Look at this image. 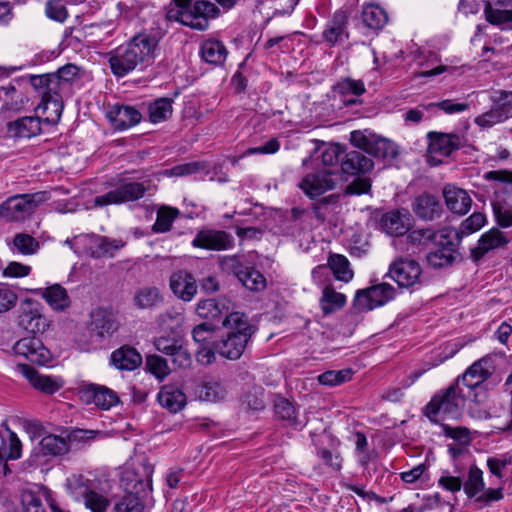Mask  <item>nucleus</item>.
Instances as JSON below:
<instances>
[{"label": "nucleus", "instance_id": "nucleus-10", "mask_svg": "<svg viewBox=\"0 0 512 512\" xmlns=\"http://www.w3.org/2000/svg\"><path fill=\"white\" fill-rule=\"evenodd\" d=\"M512 117V92L501 91L498 100L494 101L491 109L474 119L482 129H489Z\"/></svg>", "mask_w": 512, "mask_h": 512}, {"label": "nucleus", "instance_id": "nucleus-61", "mask_svg": "<svg viewBox=\"0 0 512 512\" xmlns=\"http://www.w3.org/2000/svg\"><path fill=\"white\" fill-rule=\"evenodd\" d=\"M427 111H431L434 108H439L446 114H458L469 109V104L464 102H454L453 100L447 99L437 103H429L423 106Z\"/></svg>", "mask_w": 512, "mask_h": 512}, {"label": "nucleus", "instance_id": "nucleus-49", "mask_svg": "<svg viewBox=\"0 0 512 512\" xmlns=\"http://www.w3.org/2000/svg\"><path fill=\"white\" fill-rule=\"evenodd\" d=\"M29 81L32 87L41 96V100L43 99V96H48L58 92V80L57 77H55L52 73L43 75H30Z\"/></svg>", "mask_w": 512, "mask_h": 512}, {"label": "nucleus", "instance_id": "nucleus-29", "mask_svg": "<svg viewBox=\"0 0 512 512\" xmlns=\"http://www.w3.org/2000/svg\"><path fill=\"white\" fill-rule=\"evenodd\" d=\"M414 213L423 220L432 221L439 218L442 213L440 200L431 194H421L415 198L412 205Z\"/></svg>", "mask_w": 512, "mask_h": 512}, {"label": "nucleus", "instance_id": "nucleus-64", "mask_svg": "<svg viewBox=\"0 0 512 512\" xmlns=\"http://www.w3.org/2000/svg\"><path fill=\"white\" fill-rule=\"evenodd\" d=\"M214 331L215 326L213 324L204 322L194 327L192 330V338L201 346L206 345L212 338Z\"/></svg>", "mask_w": 512, "mask_h": 512}, {"label": "nucleus", "instance_id": "nucleus-4", "mask_svg": "<svg viewBox=\"0 0 512 512\" xmlns=\"http://www.w3.org/2000/svg\"><path fill=\"white\" fill-rule=\"evenodd\" d=\"M217 6L206 0H173L167 10V18L196 30H205L209 19L217 15Z\"/></svg>", "mask_w": 512, "mask_h": 512}, {"label": "nucleus", "instance_id": "nucleus-22", "mask_svg": "<svg viewBox=\"0 0 512 512\" xmlns=\"http://www.w3.org/2000/svg\"><path fill=\"white\" fill-rule=\"evenodd\" d=\"M74 490L75 497L82 499L86 508L92 512H106L108 500L101 494L93 491L82 477L74 479L70 483Z\"/></svg>", "mask_w": 512, "mask_h": 512}, {"label": "nucleus", "instance_id": "nucleus-53", "mask_svg": "<svg viewBox=\"0 0 512 512\" xmlns=\"http://www.w3.org/2000/svg\"><path fill=\"white\" fill-rule=\"evenodd\" d=\"M346 298L343 294L336 292L330 287L323 290V295L320 301L321 308L324 314H330L336 309L345 305Z\"/></svg>", "mask_w": 512, "mask_h": 512}, {"label": "nucleus", "instance_id": "nucleus-2", "mask_svg": "<svg viewBox=\"0 0 512 512\" xmlns=\"http://www.w3.org/2000/svg\"><path fill=\"white\" fill-rule=\"evenodd\" d=\"M222 326L227 330L226 336L215 341V349L222 358L235 361L241 358L256 332L248 316L235 311L227 314Z\"/></svg>", "mask_w": 512, "mask_h": 512}, {"label": "nucleus", "instance_id": "nucleus-11", "mask_svg": "<svg viewBox=\"0 0 512 512\" xmlns=\"http://www.w3.org/2000/svg\"><path fill=\"white\" fill-rule=\"evenodd\" d=\"M395 289L387 284L381 283L356 293L354 306L360 310H372L386 304L394 296Z\"/></svg>", "mask_w": 512, "mask_h": 512}, {"label": "nucleus", "instance_id": "nucleus-19", "mask_svg": "<svg viewBox=\"0 0 512 512\" xmlns=\"http://www.w3.org/2000/svg\"><path fill=\"white\" fill-rule=\"evenodd\" d=\"M192 245L196 248L220 251L232 248L234 238L225 231L203 230L192 240Z\"/></svg>", "mask_w": 512, "mask_h": 512}, {"label": "nucleus", "instance_id": "nucleus-50", "mask_svg": "<svg viewBox=\"0 0 512 512\" xmlns=\"http://www.w3.org/2000/svg\"><path fill=\"white\" fill-rule=\"evenodd\" d=\"M337 280L349 282L353 278L348 259L340 254H332L328 259V266Z\"/></svg>", "mask_w": 512, "mask_h": 512}, {"label": "nucleus", "instance_id": "nucleus-20", "mask_svg": "<svg viewBox=\"0 0 512 512\" xmlns=\"http://www.w3.org/2000/svg\"><path fill=\"white\" fill-rule=\"evenodd\" d=\"M106 117L116 130H126L137 125L141 119V113L133 106L114 104L109 106Z\"/></svg>", "mask_w": 512, "mask_h": 512}, {"label": "nucleus", "instance_id": "nucleus-8", "mask_svg": "<svg viewBox=\"0 0 512 512\" xmlns=\"http://www.w3.org/2000/svg\"><path fill=\"white\" fill-rule=\"evenodd\" d=\"M350 140L353 146L366 153L383 159H393L397 156L395 144L367 130L351 132Z\"/></svg>", "mask_w": 512, "mask_h": 512}, {"label": "nucleus", "instance_id": "nucleus-37", "mask_svg": "<svg viewBox=\"0 0 512 512\" xmlns=\"http://www.w3.org/2000/svg\"><path fill=\"white\" fill-rule=\"evenodd\" d=\"M373 161L360 151H350L346 153L342 161V170L345 173L355 175L367 173L373 169Z\"/></svg>", "mask_w": 512, "mask_h": 512}, {"label": "nucleus", "instance_id": "nucleus-59", "mask_svg": "<svg viewBox=\"0 0 512 512\" xmlns=\"http://www.w3.org/2000/svg\"><path fill=\"white\" fill-rule=\"evenodd\" d=\"M146 366L148 371L160 380H163L170 374L167 360L159 355L154 354L147 356Z\"/></svg>", "mask_w": 512, "mask_h": 512}, {"label": "nucleus", "instance_id": "nucleus-26", "mask_svg": "<svg viewBox=\"0 0 512 512\" xmlns=\"http://www.w3.org/2000/svg\"><path fill=\"white\" fill-rule=\"evenodd\" d=\"M39 119L47 124L55 125L59 122L63 112V102L60 92H55L48 96H43L41 102L35 108Z\"/></svg>", "mask_w": 512, "mask_h": 512}, {"label": "nucleus", "instance_id": "nucleus-12", "mask_svg": "<svg viewBox=\"0 0 512 512\" xmlns=\"http://www.w3.org/2000/svg\"><path fill=\"white\" fill-rule=\"evenodd\" d=\"M80 400L89 405L94 404L102 410H109L119 403L116 392L110 388L97 384H83L78 389Z\"/></svg>", "mask_w": 512, "mask_h": 512}, {"label": "nucleus", "instance_id": "nucleus-60", "mask_svg": "<svg viewBox=\"0 0 512 512\" xmlns=\"http://www.w3.org/2000/svg\"><path fill=\"white\" fill-rule=\"evenodd\" d=\"M492 209L499 227L509 228L512 226V204L495 202L492 204Z\"/></svg>", "mask_w": 512, "mask_h": 512}, {"label": "nucleus", "instance_id": "nucleus-40", "mask_svg": "<svg viewBox=\"0 0 512 512\" xmlns=\"http://www.w3.org/2000/svg\"><path fill=\"white\" fill-rule=\"evenodd\" d=\"M362 22L371 30H381L388 22V14L378 4H365L362 8Z\"/></svg>", "mask_w": 512, "mask_h": 512}, {"label": "nucleus", "instance_id": "nucleus-28", "mask_svg": "<svg viewBox=\"0 0 512 512\" xmlns=\"http://www.w3.org/2000/svg\"><path fill=\"white\" fill-rule=\"evenodd\" d=\"M134 489L135 492L126 494L118 503H116V512H144V505L138 494H147L148 491L152 490L151 479L148 478L145 482L143 480L138 481L135 484Z\"/></svg>", "mask_w": 512, "mask_h": 512}, {"label": "nucleus", "instance_id": "nucleus-33", "mask_svg": "<svg viewBox=\"0 0 512 512\" xmlns=\"http://www.w3.org/2000/svg\"><path fill=\"white\" fill-rule=\"evenodd\" d=\"M439 245V248L428 253V264L434 268H444L452 265L458 257V253L454 248L453 242L450 238H446L443 239V243Z\"/></svg>", "mask_w": 512, "mask_h": 512}, {"label": "nucleus", "instance_id": "nucleus-58", "mask_svg": "<svg viewBox=\"0 0 512 512\" xmlns=\"http://www.w3.org/2000/svg\"><path fill=\"white\" fill-rule=\"evenodd\" d=\"M353 371L351 369H343L339 371L329 370L318 376V381L322 385L336 386L349 381L352 378Z\"/></svg>", "mask_w": 512, "mask_h": 512}, {"label": "nucleus", "instance_id": "nucleus-16", "mask_svg": "<svg viewBox=\"0 0 512 512\" xmlns=\"http://www.w3.org/2000/svg\"><path fill=\"white\" fill-rule=\"evenodd\" d=\"M336 177L330 170L307 174L299 183L301 190L310 198L318 197L336 186Z\"/></svg>", "mask_w": 512, "mask_h": 512}, {"label": "nucleus", "instance_id": "nucleus-34", "mask_svg": "<svg viewBox=\"0 0 512 512\" xmlns=\"http://www.w3.org/2000/svg\"><path fill=\"white\" fill-rule=\"evenodd\" d=\"M196 393L201 401L216 403L226 398L228 390L220 379L210 378L197 387Z\"/></svg>", "mask_w": 512, "mask_h": 512}, {"label": "nucleus", "instance_id": "nucleus-52", "mask_svg": "<svg viewBox=\"0 0 512 512\" xmlns=\"http://www.w3.org/2000/svg\"><path fill=\"white\" fill-rule=\"evenodd\" d=\"M486 222V216L480 212H474L467 219H465L459 226L458 230L453 231V234L459 239L468 236L480 230Z\"/></svg>", "mask_w": 512, "mask_h": 512}, {"label": "nucleus", "instance_id": "nucleus-27", "mask_svg": "<svg viewBox=\"0 0 512 512\" xmlns=\"http://www.w3.org/2000/svg\"><path fill=\"white\" fill-rule=\"evenodd\" d=\"M443 196L447 208L452 213L465 215L471 208L472 199L464 189L454 185H446L443 189Z\"/></svg>", "mask_w": 512, "mask_h": 512}, {"label": "nucleus", "instance_id": "nucleus-51", "mask_svg": "<svg viewBox=\"0 0 512 512\" xmlns=\"http://www.w3.org/2000/svg\"><path fill=\"white\" fill-rule=\"evenodd\" d=\"M179 210L177 208L162 206L157 211L156 221L152 230L156 233H165L171 229L173 221L178 217Z\"/></svg>", "mask_w": 512, "mask_h": 512}, {"label": "nucleus", "instance_id": "nucleus-3", "mask_svg": "<svg viewBox=\"0 0 512 512\" xmlns=\"http://www.w3.org/2000/svg\"><path fill=\"white\" fill-rule=\"evenodd\" d=\"M473 402V396L457 381L437 392L424 408V415L437 423L441 420L456 419L466 402Z\"/></svg>", "mask_w": 512, "mask_h": 512}, {"label": "nucleus", "instance_id": "nucleus-44", "mask_svg": "<svg viewBox=\"0 0 512 512\" xmlns=\"http://www.w3.org/2000/svg\"><path fill=\"white\" fill-rule=\"evenodd\" d=\"M275 415L285 422L286 426L301 429L304 423L296 416L294 405L283 397H278L274 402Z\"/></svg>", "mask_w": 512, "mask_h": 512}, {"label": "nucleus", "instance_id": "nucleus-17", "mask_svg": "<svg viewBox=\"0 0 512 512\" xmlns=\"http://www.w3.org/2000/svg\"><path fill=\"white\" fill-rule=\"evenodd\" d=\"M348 20L349 14L347 10L343 8L337 9L325 25L322 32L323 40L330 46H335L337 43L348 39Z\"/></svg>", "mask_w": 512, "mask_h": 512}, {"label": "nucleus", "instance_id": "nucleus-18", "mask_svg": "<svg viewBox=\"0 0 512 512\" xmlns=\"http://www.w3.org/2000/svg\"><path fill=\"white\" fill-rule=\"evenodd\" d=\"M16 369L28 380L34 389L42 393L54 394L63 386V382L59 378L41 374L26 364L19 363Z\"/></svg>", "mask_w": 512, "mask_h": 512}, {"label": "nucleus", "instance_id": "nucleus-48", "mask_svg": "<svg viewBox=\"0 0 512 512\" xmlns=\"http://www.w3.org/2000/svg\"><path fill=\"white\" fill-rule=\"evenodd\" d=\"M40 447L44 455L60 456L69 451L68 441L61 436L49 434L40 441Z\"/></svg>", "mask_w": 512, "mask_h": 512}, {"label": "nucleus", "instance_id": "nucleus-38", "mask_svg": "<svg viewBox=\"0 0 512 512\" xmlns=\"http://www.w3.org/2000/svg\"><path fill=\"white\" fill-rule=\"evenodd\" d=\"M158 401L162 407L168 409L170 412L176 413L185 406L186 395L179 388L166 385L159 391Z\"/></svg>", "mask_w": 512, "mask_h": 512}, {"label": "nucleus", "instance_id": "nucleus-39", "mask_svg": "<svg viewBox=\"0 0 512 512\" xmlns=\"http://www.w3.org/2000/svg\"><path fill=\"white\" fill-rule=\"evenodd\" d=\"M91 243V255L95 258L113 257L125 245L121 239H111L100 235H93Z\"/></svg>", "mask_w": 512, "mask_h": 512}, {"label": "nucleus", "instance_id": "nucleus-15", "mask_svg": "<svg viewBox=\"0 0 512 512\" xmlns=\"http://www.w3.org/2000/svg\"><path fill=\"white\" fill-rule=\"evenodd\" d=\"M422 268L420 264L408 258H400L390 265L389 275L399 287L410 288L420 283Z\"/></svg>", "mask_w": 512, "mask_h": 512}, {"label": "nucleus", "instance_id": "nucleus-41", "mask_svg": "<svg viewBox=\"0 0 512 512\" xmlns=\"http://www.w3.org/2000/svg\"><path fill=\"white\" fill-rule=\"evenodd\" d=\"M337 90L346 105L359 103L358 97L366 92L364 82L352 78H345L337 84Z\"/></svg>", "mask_w": 512, "mask_h": 512}, {"label": "nucleus", "instance_id": "nucleus-43", "mask_svg": "<svg viewBox=\"0 0 512 512\" xmlns=\"http://www.w3.org/2000/svg\"><path fill=\"white\" fill-rule=\"evenodd\" d=\"M202 59L212 65H221L227 57V49L225 45L218 40H206L200 48Z\"/></svg>", "mask_w": 512, "mask_h": 512}, {"label": "nucleus", "instance_id": "nucleus-30", "mask_svg": "<svg viewBox=\"0 0 512 512\" xmlns=\"http://www.w3.org/2000/svg\"><path fill=\"white\" fill-rule=\"evenodd\" d=\"M7 132L9 136L13 138H31L37 136L41 132V120L39 116L19 118L8 123Z\"/></svg>", "mask_w": 512, "mask_h": 512}, {"label": "nucleus", "instance_id": "nucleus-7", "mask_svg": "<svg viewBox=\"0 0 512 512\" xmlns=\"http://www.w3.org/2000/svg\"><path fill=\"white\" fill-rule=\"evenodd\" d=\"M50 195L46 191H39L31 194H20L9 197L1 205V214L11 221H23L43 202L47 201Z\"/></svg>", "mask_w": 512, "mask_h": 512}, {"label": "nucleus", "instance_id": "nucleus-42", "mask_svg": "<svg viewBox=\"0 0 512 512\" xmlns=\"http://www.w3.org/2000/svg\"><path fill=\"white\" fill-rule=\"evenodd\" d=\"M453 231L450 229H443L439 232H435L430 228H421L411 231L407 238L409 242L413 244L426 245L430 242L436 244H442L443 239L451 238Z\"/></svg>", "mask_w": 512, "mask_h": 512}, {"label": "nucleus", "instance_id": "nucleus-63", "mask_svg": "<svg viewBox=\"0 0 512 512\" xmlns=\"http://www.w3.org/2000/svg\"><path fill=\"white\" fill-rule=\"evenodd\" d=\"M46 16L57 22H64L68 16L65 4L62 0H49L45 6Z\"/></svg>", "mask_w": 512, "mask_h": 512}, {"label": "nucleus", "instance_id": "nucleus-21", "mask_svg": "<svg viewBox=\"0 0 512 512\" xmlns=\"http://www.w3.org/2000/svg\"><path fill=\"white\" fill-rule=\"evenodd\" d=\"M508 243L507 235L498 227H492L480 236L477 246L471 249V256L478 261L488 252L504 248Z\"/></svg>", "mask_w": 512, "mask_h": 512}, {"label": "nucleus", "instance_id": "nucleus-6", "mask_svg": "<svg viewBox=\"0 0 512 512\" xmlns=\"http://www.w3.org/2000/svg\"><path fill=\"white\" fill-rule=\"evenodd\" d=\"M152 186V181L149 179L142 182L122 180L115 189L104 195L96 196L94 198V206L103 207L137 201L143 198L145 193L151 190Z\"/></svg>", "mask_w": 512, "mask_h": 512}, {"label": "nucleus", "instance_id": "nucleus-32", "mask_svg": "<svg viewBox=\"0 0 512 512\" xmlns=\"http://www.w3.org/2000/svg\"><path fill=\"white\" fill-rule=\"evenodd\" d=\"M409 225L407 213L398 210L385 213L380 220L381 229L390 236L404 235Z\"/></svg>", "mask_w": 512, "mask_h": 512}, {"label": "nucleus", "instance_id": "nucleus-56", "mask_svg": "<svg viewBox=\"0 0 512 512\" xmlns=\"http://www.w3.org/2000/svg\"><path fill=\"white\" fill-rule=\"evenodd\" d=\"M484 14L486 20L492 25L502 26L512 22V9L508 10L493 7L489 1L485 3Z\"/></svg>", "mask_w": 512, "mask_h": 512}, {"label": "nucleus", "instance_id": "nucleus-24", "mask_svg": "<svg viewBox=\"0 0 512 512\" xmlns=\"http://www.w3.org/2000/svg\"><path fill=\"white\" fill-rule=\"evenodd\" d=\"M170 288L177 298L186 302L191 301L198 290L196 279L185 270L176 271L171 275Z\"/></svg>", "mask_w": 512, "mask_h": 512}, {"label": "nucleus", "instance_id": "nucleus-35", "mask_svg": "<svg viewBox=\"0 0 512 512\" xmlns=\"http://www.w3.org/2000/svg\"><path fill=\"white\" fill-rule=\"evenodd\" d=\"M112 364L120 370H134L142 363L141 354L134 348L123 346L111 354Z\"/></svg>", "mask_w": 512, "mask_h": 512}, {"label": "nucleus", "instance_id": "nucleus-9", "mask_svg": "<svg viewBox=\"0 0 512 512\" xmlns=\"http://www.w3.org/2000/svg\"><path fill=\"white\" fill-rule=\"evenodd\" d=\"M155 349L171 357L172 363L179 368H189L192 356L185 346V340L177 334H165L153 340Z\"/></svg>", "mask_w": 512, "mask_h": 512}, {"label": "nucleus", "instance_id": "nucleus-54", "mask_svg": "<svg viewBox=\"0 0 512 512\" xmlns=\"http://www.w3.org/2000/svg\"><path fill=\"white\" fill-rule=\"evenodd\" d=\"M238 280L251 291H262L266 287V278L253 267H245L243 274H240Z\"/></svg>", "mask_w": 512, "mask_h": 512}, {"label": "nucleus", "instance_id": "nucleus-62", "mask_svg": "<svg viewBox=\"0 0 512 512\" xmlns=\"http://www.w3.org/2000/svg\"><path fill=\"white\" fill-rule=\"evenodd\" d=\"M14 246L19 253L24 255L34 254L39 248L38 242L32 236L24 233L15 236Z\"/></svg>", "mask_w": 512, "mask_h": 512}, {"label": "nucleus", "instance_id": "nucleus-1", "mask_svg": "<svg viewBox=\"0 0 512 512\" xmlns=\"http://www.w3.org/2000/svg\"><path fill=\"white\" fill-rule=\"evenodd\" d=\"M163 34L159 30L143 31L135 35L126 45L108 54L111 72L116 77H124L137 67H147L160 55L159 42Z\"/></svg>", "mask_w": 512, "mask_h": 512}, {"label": "nucleus", "instance_id": "nucleus-57", "mask_svg": "<svg viewBox=\"0 0 512 512\" xmlns=\"http://www.w3.org/2000/svg\"><path fill=\"white\" fill-rule=\"evenodd\" d=\"M241 405L246 410H263L265 407L264 390L261 387H253L241 397Z\"/></svg>", "mask_w": 512, "mask_h": 512}, {"label": "nucleus", "instance_id": "nucleus-55", "mask_svg": "<svg viewBox=\"0 0 512 512\" xmlns=\"http://www.w3.org/2000/svg\"><path fill=\"white\" fill-rule=\"evenodd\" d=\"M172 114V101L168 98L155 100L149 106V119L152 123H159L168 119Z\"/></svg>", "mask_w": 512, "mask_h": 512}, {"label": "nucleus", "instance_id": "nucleus-5", "mask_svg": "<svg viewBox=\"0 0 512 512\" xmlns=\"http://www.w3.org/2000/svg\"><path fill=\"white\" fill-rule=\"evenodd\" d=\"M494 370L493 356L486 355L469 366L456 381L473 396V403L479 404L487 396L483 383L491 377Z\"/></svg>", "mask_w": 512, "mask_h": 512}, {"label": "nucleus", "instance_id": "nucleus-31", "mask_svg": "<svg viewBox=\"0 0 512 512\" xmlns=\"http://www.w3.org/2000/svg\"><path fill=\"white\" fill-rule=\"evenodd\" d=\"M90 327L92 332L103 338L112 335L118 329V323L111 312L97 308L91 312Z\"/></svg>", "mask_w": 512, "mask_h": 512}, {"label": "nucleus", "instance_id": "nucleus-45", "mask_svg": "<svg viewBox=\"0 0 512 512\" xmlns=\"http://www.w3.org/2000/svg\"><path fill=\"white\" fill-rule=\"evenodd\" d=\"M133 301L138 309H150L160 305L163 302V296L157 287L144 286L135 292Z\"/></svg>", "mask_w": 512, "mask_h": 512}, {"label": "nucleus", "instance_id": "nucleus-13", "mask_svg": "<svg viewBox=\"0 0 512 512\" xmlns=\"http://www.w3.org/2000/svg\"><path fill=\"white\" fill-rule=\"evenodd\" d=\"M13 351L17 357L37 365H46L52 357L49 349L35 336L18 340L13 346Z\"/></svg>", "mask_w": 512, "mask_h": 512}, {"label": "nucleus", "instance_id": "nucleus-23", "mask_svg": "<svg viewBox=\"0 0 512 512\" xmlns=\"http://www.w3.org/2000/svg\"><path fill=\"white\" fill-rule=\"evenodd\" d=\"M428 139V151L432 155L448 157L462 145V137L454 133L433 131L428 133Z\"/></svg>", "mask_w": 512, "mask_h": 512}, {"label": "nucleus", "instance_id": "nucleus-25", "mask_svg": "<svg viewBox=\"0 0 512 512\" xmlns=\"http://www.w3.org/2000/svg\"><path fill=\"white\" fill-rule=\"evenodd\" d=\"M33 293L43 298L49 307L56 312H63L71 305L67 290L60 284L37 288L33 290Z\"/></svg>", "mask_w": 512, "mask_h": 512}, {"label": "nucleus", "instance_id": "nucleus-14", "mask_svg": "<svg viewBox=\"0 0 512 512\" xmlns=\"http://www.w3.org/2000/svg\"><path fill=\"white\" fill-rule=\"evenodd\" d=\"M19 325L31 333H43L48 327L49 323L45 316L42 314V306L39 302L25 299L20 306Z\"/></svg>", "mask_w": 512, "mask_h": 512}, {"label": "nucleus", "instance_id": "nucleus-47", "mask_svg": "<svg viewBox=\"0 0 512 512\" xmlns=\"http://www.w3.org/2000/svg\"><path fill=\"white\" fill-rule=\"evenodd\" d=\"M462 488L469 498H474L485 489L483 472L476 465L470 466L466 480Z\"/></svg>", "mask_w": 512, "mask_h": 512}, {"label": "nucleus", "instance_id": "nucleus-36", "mask_svg": "<svg viewBox=\"0 0 512 512\" xmlns=\"http://www.w3.org/2000/svg\"><path fill=\"white\" fill-rule=\"evenodd\" d=\"M2 453L8 460H17L22 455V443L17 434L10 430L6 423L1 424L0 430Z\"/></svg>", "mask_w": 512, "mask_h": 512}, {"label": "nucleus", "instance_id": "nucleus-46", "mask_svg": "<svg viewBox=\"0 0 512 512\" xmlns=\"http://www.w3.org/2000/svg\"><path fill=\"white\" fill-rule=\"evenodd\" d=\"M196 313L200 318L206 320H216L224 314L225 316L229 314L225 304L215 299L199 301L196 307Z\"/></svg>", "mask_w": 512, "mask_h": 512}]
</instances>
